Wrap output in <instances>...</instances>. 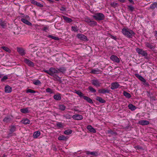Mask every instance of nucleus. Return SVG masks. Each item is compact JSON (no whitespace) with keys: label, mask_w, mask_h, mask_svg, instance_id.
I'll list each match as a JSON object with an SVG mask.
<instances>
[{"label":"nucleus","mask_w":157,"mask_h":157,"mask_svg":"<svg viewBox=\"0 0 157 157\" xmlns=\"http://www.w3.org/2000/svg\"><path fill=\"white\" fill-rule=\"evenodd\" d=\"M53 98L55 100L57 101L60 100L61 99V94L59 93H57L54 95Z\"/></svg>","instance_id":"f3484780"},{"label":"nucleus","mask_w":157,"mask_h":157,"mask_svg":"<svg viewBox=\"0 0 157 157\" xmlns=\"http://www.w3.org/2000/svg\"><path fill=\"white\" fill-rule=\"evenodd\" d=\"M54 77V80H58L59 82H61V81L60 80V78L57 75H56V76H53Z\"/></svg>","instance_id":"79ce46f5"},{"label":"nucleus","mask_w":157,"mask_h":157,"mask_svg":"<svg viewBox=\"0 0 157 157\" xmlns=\"http://www.w3.org/2000/svg\"><path fill=\"white\" fill-rule=\"evenodd\" d=\"M136 51L139 54L143 56L146 57L147 56L148 54L146 51L139 48H137L136 49Z\"/></svg>","instance_id":"20e7f679"},{"label":"nucleus","mask_w":157,"mask_h":157,"mask_svg":"<svg viewBox=\"0 0 157 157\" xmlns=\"http://www.w3.org/2000/svg\"><path fill=\"white\" fill-rule=\"evenodd\" d=\"M129 2L131 3H132V4H134V2L132 0H128Z\"/></svg>","instance_id":"680f3d73"},{"label":"nucleus","mask_w":157,"mask_h":157,"mask_svg":"<svg viewBox=\"0 0 157 157\" xmlns=\"http://www.w3.org/2000/svg\"><path fill=\"white\" fill-rule=\"evenodd\" d=\"M75 93L77 94L78 95H79V96L80 97V98L83 97L84 96V94L80 90H75Z\"/></svg>","instance_id":"cd10ccee"},{"label":"nucleus","mask_w":157,"mask_h":157,"mask_svg":"<svg viewBox=\"0 0 157 157\" xmlns=\"http://www.w3.org/2000/svg\"><path fill=\"white\" fill-rule=\"evenodd\" d=\"M2 75L1 73H0V78L2 77Z\"/></svg>","instance_id":"338daca9"},{"label":"nucleus","mask_w":157,"mask_h":157,"mask_svg":"<svg viewBox=\"0 0 157 157\" xmlns=\"http://www.w3.org/2000/svg\"><path fill=\"white\" fill-rule=\"evenodd\" d=\"M71 29L72 31L74 32H78V30L77 26H73L71 27Z\"/></svg>","instance_id":"4c0bfd02"},{"label":"nucleus","mask_w":157,"mask_h":157,"mask_svg":"<svg viewBox=\"0 0 157 157\" xmlns=\"http://www.w3.org/2000/svg\"><path fill=\"white\" fill-rule=\"evenodd\" d=\"M128 107V108L132 111H134L136 109V107L132 104H129Z\"/></svg>","instance_id":"c756f323"},{"label":"nucleus","mask_w":157,"mask_h":157,"mask_svg":"<svg viewBox=\"0 0 157 157\" xmlns=\"http://www.w3.org/2000/svg\"><path fill=\"white\" fill-rule=\"evenodd\" d=\"M91 82L93 85L97 87L100 86L101 84V83L98 79H92Z\"/></svg>","instance_id":"39448f33"},{"label":"nucleus","mask_w":157,"mask_h":157,"mask_svg":"<svg viewBox=\"0 0 157 157\" xmlns=\"http://www.w3.org/2000/svg\"><path fill=\"white\" fill-rule=\"evenodd\" d=\"M20 111L26 114L29 112V108H22L20 109Z\"/></svg>","instance_id":"a878e982"},{"label":"nucleus","mask_w":157,"mask_h":157,"mask_svg":"<svg viewBox=\"0 0 157 157\" xmlns=\"http://www.w3.org/2000/svg\"><path fill=\"white\" fill-rule=\"evenodd\" d=\"M111 89L113 90L118 88L120 85L118 82H115L111 83Z\"/></svg>","instance_id":"9d476101"},{"label":"nucleus","mask_w":157,"mask_h":157,"mask_svg":"<svg viewBox=\"0 0 157 157\" xmlns=\"http://www.w3.org/2000/svg\"><path fill=\"white\" fill-rule=\"evenodd\" d=\"M63 17L64 20L67 23H70L72 21V20L70 18L65 16H63Z\"/></svg>","instance_id":"5701e85b"},{"label":"nucleus","mask_w":157,"mask_h":157,"mask_svg":"<svg viewBox=\"0 0 157 157\" xmlns=\"http://www.w3.org/2000/svg\"><path fill=\"white\" fill-rule=\"evenodd\" d=\"M61 10L62 11H65V10H66V9L65 8H64L63 7H62V9H61Z\"/></svg>","instance_id":"e2e57ef3"},{"label":"nucleus","mask_w":157,"mask_h":157,"mask_svg":"<svg viewBox=\"0 0 157 157\" xmlns=\"http://www.w3.org/2000/svg\"><path fill=\"white\" fill-rule=\"evenodd\" d=\"M157 6V2H154L150 5L149 7L148 8L149 10H154Z\"/></svg>","instance_id":"a211bd4d"},{"label":"nucleus","mask_w":157,"mask_h":157,"mask_svg":"<svg viewBox=\"0 0 157 157\" xmlns=\"http://www.w3.org/2000/svg\"><path fill=\"white\" fill-rule=\"evenodd\" d=\"M36 5L37 6H38L41 7H43V5L41 4H40L39 2H36Z\"/></svg>","instance_id":"5fc2aeb1"},{"label":"nucleus","mask_w":157,"mask_h":157,"mask_svg":"<svg viewBox=\"0 0 157 157\" xmlns=\"http://www.w3.org/2000/svg\"><path fill=\"white\" fill-rule=\"evenodd\" d=\"M138 124L143 126L149 124V122L146 120H140L139 121Z\"/></svg>","instance_id":"f8f14e48"},{"label":"nucleus","mask_w":157,"mask_h":157,"mask_svg":"<svg viewBox=\"0 0 157 157\" xmlns=\"http://www.w3.org/2000/svg\"><path fill=\"white\" fill-rule=\"evenodd\" d=\"M87 129L90 132L94 133H95L96 131L95 129L93 128L91 125H88L87 127Z\"/></svg>","instance_id":"ddd939ff"},{"label":"nucleus","mask_w":157,"mask_h":157,"mask_svg":"<svg viewBox=\"0 0 157 157\" xmlns=\"http://www.w3.org/2000/svg\"><path fill=\"white\" fill-rule=\"evenodd\" d=\"M121 32L125 36L128 38H132L135 34L132 30L128 28L122 29Z\"/></svg>","instance_id":"f257e3e1"},{"label":"nucleus","mask_w":157,"mask_h":157,"mask_svg":"<svg viewBox=\"0 0 157 157\" xmlns=\"http://www.w3.org/2000/svg\"><path fill=\"white\" fill-rule=\"evenodd\" d=\"M0 25L2 28H4L6 26V24L5 21H3L2 20H0Z\"/></svg>","instance_id":"c85d7f7f"},{"label":"nucleus","mask_w":157,"mask_h":157,"mask_svg":"<svg viewBox=\"0 0 157 157\" xmlns=\"http://www.w3.org/2000/svg\"><path fill=\"white\" fill-rule=\"evenodd\" d=\"M40 135V131H38L35 132L33 134V138H36L38 137Z\"/></svg>","instance_id":"aec40b11"},{"label":"nucleus","mask_w":157,"mask_h":157,"mask_svg":"<svg viewBox=\"0 0 157 157\" xmlns=\"http://www.w3.org/2000/svg\"><path fill=\"white\" fill-rule=\"evenodd\" d=\"M77 36L78 38L83 41H87L88 40L87 37L82 34H78L77 35Z\"/></svg>","instance_id":"423d86ee"},{"label":"nucleus","mask_w":157,"mask_h":157,"mask_svg":"<svg viewBox=\"0 0 157 157\" xmlns=\"http://www.w3.org/2000/svg\"><path fill=\"white\" fill-rule=\"evenodd\" d=\"M49 27L48 26H45L43 27L42 29V30L45 31V32H47L48 30Z\"/></svg>","instance_id":"3c124183"},{"label":"nucleus","mask_w":157,"mask_h":157,"mask_svg":"<svg viewBox=\"0 0 157 157\" xmlns=\"http://www.w3.org/2000/svg\"><path fill=\"white\" fill-rule=\"evenodd\" d=\"M10 133H12L15 132L16 130V127L14 125H11L10 126Z\"/></svg>","instance_id":"2f4dec72"},{"label":"nucleus","mask_w":157,"mask_h":157,"mask_svg":"<svg viewBox=\"0 0 157 157\" xmlns=\"http://www.w3.org/2000/svg\"><path fill=\"white\" fill-rule=\"evenodd\" d=\"M96 99V100L99 101V102L101 103H105L106 102V101L105 100H104L101 97L99 96L97 97Z\"/></svg>","instance_id":"393cba45"},{"label":"nucleus","mask_w":157,"mask_h":157,"mask_svg":"<svg viewBox=\"0 0 157 157\" xmlns=\"http://www.w3.org/2000/svg\"><path fill=\"white\" fill-rule=\"evenodd\" d=\"M92 16L96 21L103 20L105 18L104 14L101 13H95Z\"/></svg>","instance_id":"7ed1b4c3"},{"label":"nucleus","mask_w":157,"mask_h":157,"mask_svg":"<svg viewBox=\"0 0 157 157\" xmlns=\"http://www.w3.org/2000/svg\"><path fill=\"white\" fill-rule=\"evenodd\" d=\"M73 119L76 120H81L83 118L82 115L78 114H76L72 116Z\"/></svg>","instance_id":"6e6552de"},{"label":"nucleus","mask_w":157,"mask_h":157,"mask_svg":"<svg viewBox=\"0 0 157 157\" xmlns=\"http://www.w3.org/2000/svg\"><path fill=\"white\" fill-rule=\"evenodd\" d=\"M91 20L89 17H87L85 19V21L88 24H89V23H90V22L91 21Z\"/></svg>","instance_id":"8fccbe9b"},{"label":"nucleus","mask_w":157,"mask_h":157,"mask_svg":"<svg viewBox=\"0 0 157 157\" xmlns=\"http://www.w3.org/2000/svg\"><path fill=\"white\" fill-rule=\"evenodd\" d=\"M48 37L49 38H52V39H54L56 40H59V38L58 37H57L55 36H53L52 35H49L48 36Z\"/></svg>","instance_id":"09e8293b"},{"label":"nucleus","mask_w":157,"mask_h":157,"mask_svg":"<svg viewBox=\"0 0 157 157\" xmlns=\"http://www.w3.org/2000/svg\"><path fill=\"white\" fill-rule=\"evenodd\" d=\"M66 108V106L63 105L59 104V109L62 111L64 110Z\"/></svg>","instance_id":"f704fd0d"},{"label":"nucleus","mask_w":157,"mask_h":157,"mask_svg":"<svg viewBox=\"0 0 157 157\" xmlns=\"http://www.w3.org/2000/svg\"><path fill=\"white\" fill-rule=\"evenodd\" d=\"M91 152H90L89 151H87L86 152V153L87 155H90Z\"/></svg>","instance_id":"bf43d9fd"},{"label":"nucleus","mask_w":157,"mask_h":157,"mask_svg":"<svg viewBox=\"0 0 157 157\" xmlns=\"http://www.w3.org/2000/svg\"><path fill=\"white\" fill-rule=\"evenodd\" d=\"M48 0L49 1V2L50 3H52L53 2V1L52 0Z\"/></svg>","instance_id":"69168bd1"},{"label":"nucleus","mask_w":157,"mask_h":157,"mask_svg":"<svg viewBox=\"0 0 157 157\" xmlns=\"http://www.w3.org/2000/svg\"><path fill=\"white\" fill-rule=\"evenodd\" d=\"M26 92L27 93H35L36 92L32 89H28L27 90Z\"/></svg>","instance_id":"a19ab883"},{"label":"nucleus","mask_w":157,"mask_h":157,"mask_svg":"<svg viewBox=\"0 0 157 157\" xmlns=\"http://www.w3.org/2000/svg\"><path fill=\"white\" fill-rule=\"evenodd\" d=\"M12 88L9 85L6 86L5 88V92L6 93H10L12 91Z\"/></svg>","instance_id":"dca6fc26"},{"label":"nucleus","mask_w":157,"mask_h":157,"mask_svg":"<svg viewBox=\"0 0 157 157\" xmlns=\"http://www.w3.org/2000/svg\"><path fill=\"white\" fill-rule=\"evenodd\" d=\"M21 21L24 23L26 24V25L31 26L32 25V24L29 21L27 20L24 19V18H21Z\"/></svg>","instance_id":"412c9836"},{"label":"nucleus","mask_w":157,"mask_h":157,"mask_svg":"<svg viewBox=\"0 0 157 157\" xmlns=\"http://www.w3.org/2000/svg\"><path fill=\"white\" fill-rule=\"evenodd\" d=\"M100 72V70L96 68L92 69L90 73L93 74H98Z\"/></svg>","instance_id":"4be33fe9"},{"label":"nucleus","mask_w":157,"mask_h":157,"mask_svg":"<svg viewBox=\"0 0 157 157\" xmlns=\"http://www.w3.org/2000/svg\"><path fill=\"white\" fill-rule=\"evenodd\" d=\"M58 139L59 140H64L66 139V138L64 136L62 135L58 137Z\"/></svg>","instance_id":"37998d69"},{"label":"nucleus","mask_w":157,"mask_h":157,"mask_svg":"<svg viewBox=\"0 0 157 157\" xmlns=\"http://www.w3.org/2000/svg\"><path fill=\"white\" fill-rule=\"evenodd\" d=\"M110 37H111V38L114 40H117V38L116 36H113L111 35H110Z\"/></svg>","instance_id":"4d7b16f0"},{"label":"nucleus","mask_w":157,"mask_h":157,"mask_svg":"<svg viewBox=\"0 0 157 157\" xmlns=\"http://www.w3.org/2000/svg\"><path fill=\"white\" fill-rule=\"evenodd\" d=\"M56 125L58 128H61L63 127V125L62 123L61 122L56 123Z\"/></svg>","instance_id":"49530a36"},{"label":"nucleus","mask_w":157,"mask_h":157,"mask_svg":"<svg viewBox=\"0 0 157 157\" xmlns=\"http://www.w3.org/2000/svg\"><path fill=\"white\" fill-rule=\"evenodd\" d=\"M58 70L59 71V72L63 73L66 71V69L64 67H61L58 69Z\"/></svg>","instance_id":"c03bdc74"},{"label":"nucleus","mask_w":157,"mask_h":157,"mask_svg":"<svg viewBox=\"0 0 157 157\" xmlns=\"http://www.w3.org/2000/svg\"><path fill=\"white\" fill-rule=\"evenodd\" d=\"M88 89L92 93H94L96 92V90L91 86H89Z\"/></svg>","instance_id":"ea45409f"},{"label":"nucleus","mask_w":157,"mask_h":157,"mask_svg":"<svg viewBox=\"0 0 157 157\" xmlns=\"http://www.w3.org/2000/svg\"><path fill=\"white\" fill-rule=\"evenodd\" d=\"M136 77L138 78L140 80L143 82H145L146 81L145 79L141 75L138 74H136Z\"/></svg>","instance_id":"b1692460"},{"label":"nucleus","mask_w":157,"mask_h":157,"mask_svg":"<svg viewBox=\"0 0 157 157\" xmlns=\"http://www.w3.org/2000/svg\"><path fill=\"white\" fill-rule=\"evenodd\" d=\"M90 153V155L95 156H97L98 155V153L95 151L91 152Z\"/></svg>","instance_id":"864d4df0"},{"label":"nucleus","mask_w":157,"mask_h":157,"mask_svg":"<svg viewBox=\"0 0 157 157\" xmlns=\"http://www.w3.org/2000/svg\"><path fill=\"white\" fill-rule=\"evenodd\" d=\"M110 59L113 62L119 63L120 62L119 59L115 55H112L110 57Z\"/></svg>","instance_id":"1a4fd4ad"},{"label":"nucleus","mask_w":157,"mask_h":157,"mask_svg":"<svg viewBox=\"0 0 157 157\" xmlns=\"http://www.w3.org/2000/svg\"><path fill=\"white\" fill-rule=\"evenodd\" d=\"M123 94L124 96L128 98H129L131 97V94L125 91H124Z\"/></svg>","instance_id":"72a5a7b5"},{"label":"nucleus","mask_w":157,"mask_h":157,"mask_svg":"<svg viewBox=\"0 0 157 157\" xmlns=\"http://www.w3.org/2000/svg\"><path fill=\"white\" fill-rule=\"evenodd\" d=\"M155 36L157 37V31H154Z\"/></svg>","instance_id":"052dcab7"},{"label":"nucleus","mask_w":157,"mask_h":157,"mask_svg":"<svg viewBox=\"0 0 157 157\" xmlns=\"http://www.w3.org/2000/svg\"><path fill=\"white\" fill-rule=\"evenodd\" d=\"M107 132L108 133H110L112 134H113L114 133L113 131L111 129L108 130L107 131Z\"/></svg>","instance_id":"13d9d810"},{"label":"nucleus","mask_w":157,"mask_h":157,"mask_svg":"<svg viewBox=\"0 0 157 157\" xmlns=\"http://www.w3.org/2000/svg\"><path fill=\"white\" fill-rule=\"evenodd\" d=\"M17 50L18 53L22 56L24 55L25 54V50L21 48H17Z\"/></svg>","instance_id":"2eb2a0df"},{"label":"nucleus","mask_w":157,"mask_h":157,"mask_svg":"<svg viewBox=\"0 0 157 157\" xmlns=\"http://www.w3.org/2000/svg\"><path fill=\"white\" fill-rule=\"evenodd\" d=\"M22 122L23 124H27L30 123V121L28 119L25 118L23 119L22 121Z\"/></svg>","instance_id":"473e14b6"},{"label":"nucleus","mask_w":157,"mask_h":157,"mask_svg":"<svg viewBox=\"0 0 157 157\" xmlns=\"http://www.w3.org/2000/svg\"><path fill=\"white\" fill-rule=\"evenodd\" d=\"M127 6L128 10L131 12L133 11L135 9L134 7L132 5H128Z\"/></svg>","instance_id":"e433bc0d"},{"label":"nucleus","mask_w":157,"mask_h":157,"mask_svg":"<svg viewBox=\"0 0 157 157\" xmlns=\"http://www.w3.org/2000/svg\"><path fill=\"white\" fill-rule=\"evenodd\" d=\"M8 79V75H6L4 76L2 78H1V81L2 82H4L7 79Z\"/></svg>","instance_id":"a18cd8bd"},{"label":"nucleus","mask_w":157,"mask_h":157,"mask_svg":"<svg viewBox=\"0 0 157 157\" xmlns=\"http://www.w3.org/2000/svg\"><path fill=\"white\" fill-rule=\"evenodd\" d=\"M30 2L32 4H33L34 5H36L37 2L36 1H35V0H30Z\"/></svg>","instance_id":"6e6d98bb"},{"label":"nucleus","mask_w":157,"mask_h":157,"mask_svg":"<svg viewBox=\"0 0 157 157\" xmlns=\"http://www.w3.org/2000/svg\"><path fill=\"white\" fill-rule=\"evenodd\" d=\"M24 62L30 67H33L34 66V63L29 59L25 58L24 59Z\"/></svg>","instance_id":"9b49d317"},{"label":"nucleus","mask_w":157,"mask_h":157,"mask_svg":"<svg viewBox=\"0 0 157 157\" xmlns=\"http://www.w3.org/2000/svg\"><path fill=\"white\" fill-rule=\"evenodd\" d=\"M11 120V119L10 116H7L5 117L3 120L4 122L8 123L10 122Z\"/></svg>","instance_id":"7c9ffc66"},{"label":"nucleus","mask_w":157,"mask_h":157,"mask_svg":"<svg viewBox=\"0 0 157 157\" xmlns=\"http://www.w3.org/2000/svg\"><path fill=\"white\" fill-rule=\"evenodd\" d=\"M42 72H45L52 76H54L56 75L59 73L58 70L53 67H51L48 70H43Z\"/></svg>","instance_id":"f03ea898"},{"label":"nucleus","mask_w":157,"mask_h":157,"mask_svg":"<svg viewBox=\"0 0 157 157\" xmlns=\"http://www.w3.org/2000/svg\"><path fill=\"white\" fill-rule=\"evenodd\" d=\"M97 22L93 20H91L90 23L88 24L90 26H94L97 25Z\"/></svg>","instance_id":"bb28decb"},{"label":"nucleus","mask_w":157,"mask_h":157,"mask_svg":"<svg viewBox=\"0 0 157 157\" xmlns=\"http://www.w3.org/2000/svg\"><path fill=\"white\" fill-rule=\"evenodd\" d=\"M118 1L122 3H124L125 2V0H118Z\"/></svg>","instance_id":"0e129e2a"},{"label":"nucleus","mask_w":157,"mask_h":157,"mask_svg":"<svg viewBox=\"0 0 157 157\" xmlns=\"http://www.w3.org/2000/svg\"><path fill=\"white\" fill-rule=\"evenodd\" d=\"M145 44L146 47L152 50H154L155 48V46L152 43L147 42L145 43Z\"/></svg>","instance_id":"0eeeda50"},{"label":"nucleus","mask_w":157,"mask_h":157,"mask_svg":"<svg viewBox=\"0 0 157 157\" xmlns=\"http://www.w3.org/2000/svg\"><path fill=\"white\" fill-rule=\"evenodd\" d=\"M46 92L49 93L50 94L54 93V92L52 89L49 88H47L46 90Z\"/></svg>","instance_id":"58836bf2"},{"label":"nucleus","mask_w":157,"mask_h":157,"mask_svg":"<svg viewBox=\"0 0 157 157\" xmlns=\"http://www.w3.org/2000/svg\"><path fill=\"white\" fill-rule=\"evenodd\" d=\"M33 83L34 85H38L40 84L41 83L40 81L39 80H36L33 82Z\"/></svg>","instance_id":"de8ad7c7"},{"label":"nucleus","mask_w":157,"mask_h":157,"mask_svg":"<svg viewBox=\"0 0 157 157\" xmlns=\"http://www.w3.org/2000/svg\"><path fill=\"white\" fill-rule=\"evenodd\" d=\"M6 155L5 154H3L2 155V157H5Z\"/></svg>","instance_id":"774afa93"},{"label":"nucleus","mask_w":157,"mask_h":157,"mask_svg":"<svg viewBox=\"0 0 157 157\" xmlns=\"http://www.w3.org/2000/svg\"><path fill=\"white\" fill-rule=\"evenodd\" d=\"M2 48L6 51L8 52L9 51L10 49L6 47L3 46L2 47Z\"/></svg>","instance_id":"603ef678"},{"label":"nucleus","mask_w":157,"mask_h":157,"mask_svg":"<svg viewBox=\"0 0 157 157\" xmlns=\"http://www.w3.org/2000/svg\"><path fill=\"white\" fill-rule=\"evenodd\" d=\"M72 131L70 129H67L65 130L64 132V133L66 135H70L72 133Z\"/></svg>","instance_id":"c9c22d12"},{"label":"nucleus","mask_w":157,"mask_h":157,"mask_svg":"<svg viewBox=\"0 0 157 157\" xmlns=\"http://www.w3.org/2000/svg\"><path fill=\"white\" fill-rule=\"evenodd\" d=\"M83 98L84 100H86L89 103L91 104H93V103L92 100L90 98L88 97L84 96H83Z\"/></svg>","instance_id":"6ab92c4d"},{"label":"nucleus","mask_w":157,"mask_h":157,"mask_svg":"<svg viewBox=\"0 0 157 157\" xmlns=\"http://www.w3.org/2000/svg\"><path fill=\"white\" fill-rule=\"evenodd\" d=\"M98 92L100 94H104L105 93H109V90L107 89H101L98 90Z\"/></svg>","instance_id":"4468645a"}]
</instances>
